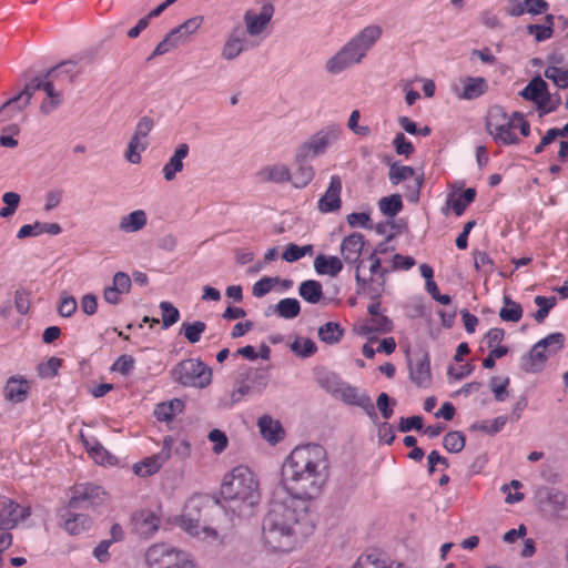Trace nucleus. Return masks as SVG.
<instances>
[{
    "label": "nucleus",
    "mask_w": 568,
    "mask_h": 568,
    "mask_svg": "<svg viewBox=\"0 0 568 568\" xmlns=\"http://www.w3.org/2000/svg\"><path fill=\"white\" fill-rule=\"evenodd\" d=\"M327 469V454L323 446H297L282 468L284 488L290 495L308 501L320 495L328 476Z\"/></svg>",
    "instance_id": "1"
},
{
    "label": "nucleus",
    "mask_w": 568,
    "mask_h": 568,
    "mask_svg": "<svg viewBox=\"0 0 568 568\" xmlns=\"http://www.w3.org/2000/svg\"><path fill=\"white\" fill-rule=\"evenodd\" d=\"M306 511V501L292 495L284 500H273L263 520L265 542L274 550H291L295 536L302 532Z\"/></svg>",
    "instance_id": "2"
},
{
    "label": "nucleus",
    "mask_w": 568,
    "mask_h": 568,
    "mask_svg": "<svg viewBox=\"0 0 568 568\" xmlns=\"http://www.w3.org/2000/svg\"><path fill=\"white\" fill-rule=\"evenodd\" d=\"M221 495L226 503V509L237 516H251L261 499L260 484L248 467L240 465L225 475Z\"/></svg>",
    "instance_id": "3"
},
{
    "label": "nucleus",
    "mask_w": 568,
    "mask_h": 568,
    "mask_svg": "<svg viewBox=\"0 0 568 568\" xmlns=\"http://www.w3.org/2000/svg\"><path fill=\"white\" fill-rule=\"evenodd\" d=\"M382 34L383 29L378 24L365 27L326 61V71L331 74H338L355 64H359Z\"/></svg>",
    "instance_id": "4"
},
{
    "label": "nucleus",
    "mask_w": 568,
    "mask_h": 568,
    "mask_svg": "<svg viewBox=\"0 0 568 568\" xmlns=\"http://www.w3.org/2000/svg\"><path fill=\"white\" fill-rule=\"evenodd\" d=\"M383 250L375 248L367 260L361 261L355 267V281L357 294H364L372 301L379 300L385 292L386 276L389 270L382 266L378 253Z\"/></svg>",
    "instance_id": "5"
},
{
    "label": "nucleus",
    "mask_w": 568,
    "mask_h": 568,
    "mask_svg": "<svg viewBox=\"0 0 568 568\" xmlns=\"http://www.w3.org/2000/svg\"><path fill=\"white\" fill-rule=\"evenodd\" d=\"M145 564L148 568H200L191 555L165 542L148 548Z\"/></svg>",
    "instance_id": "6"
},
{
    "label": "nucleus",
    "mask_w": 568,
    "mask_h": 568,
    "mask_svg": "<svg viewBox=\"0 0 568 568\" xmlns=\"http://www.w3.org/2000/svg\"><path fill=\"white\" fill-rule=\"evenodd\" d=\"M486 129L498 144L511 145L520 142L516 134L514 112L509 115L500 105H494L488 110Z\"/></svg>",
    "instance_id": "7"
},
{
    "label": "nucleus",
    "mask_w": 568,
    "mask_h": 568,
    "mask_svg": "<svg viewBox=\"0 0 568 568\" xmlns=\"http://www.w3.org/2000/svg\"><path fill=\"white\" fill-rule=\"evenodd\" d=\"M174 382L195 388H205L212 382V369L199 358H189L176 364L171 371Z\"/></svg>",
    "instance_id": "8"
},
{
    "label": "nucleus",
    "mask_w": 568,
    "mask_h": 568,
    "mask_svg": "<svg viewBox=\"0 0 568 568\" xmlns=\"http://www.w3.org/2000/svg\"><path fill=\"white\" fill-rule=\"evenodd\" d=\"M339 133L341 128L337 125L322 129L300 145L295 153V160L303 162L307 161L308 158H315L325 153L327 148L337 141Z\"/></svg>",
    "instance_id": "9"
},
{
    "label": "nucleus",
    "mask_w": 568,
    "mask_h": 568,
    "mask_svg": "<svg viewBox=\"0 0 568 568\" xmlns=\"http://www.w3.org/2000/svg\"><path fill=\"white\" fill-rule=\"evenodd\" d=\"M72 67L73 62L64 61L44 73V84H42V90L45 92L48 101H43L40 105V111L43 114H50L61 104L63 95L61 91H57L54 89L53 81L59 71L71 73Z\"/></svg>",
    "instance_id": "10"
},
{
    "label": "nucleus",
    "mask_w": 568,
    "mask_h": 568,
    "mask_svg": "<svg viewBox=\"0 0 568 568\" xmlns=\"http://www.w3.org/2000/svg\"><path fill=\"white\" fill-rule=\"evenodd\" d=\"M153 126L154 121L152 118L148 115L140 118L125 151L126 161L132 164H139L141 162V152L145 151L148 148L146 138Z\"/></svg>",
    "instance_id": "11"
},
{
    "label": "nucleus",
    "mask_w": 568,
    "mask_h": 568,
    "mask_svg": "<svg viewBox=\"0 0 568 568\" xmlns=\"http://www.w3.org/2000/svg\"><path fill=\"white\" fill-rule=\"evenodd\" d=\"M72 491V497L69 500L70 508H93L108 500L105 490L94 484H78Z\"/></svg>",
    "instance_id": "12"
},
{
    "label": "nucleus",
    "mask_w": 568,
    "mask_h": 568,
    "mask_svg": "<svg viewBox=\"0 0 568 568\" xmlns=\"http://www.w3.org/2000/svg\"><path fill=\"white\" fill-rule=\"evenodd\" d=\"M173 437L163 438L162 449L150 457H145L140 463L133 465V471L140 477H148L156 474L160 468L169 460L172 454Z\"/></svg>",
    "instance_id": "13"
},
{
    "label": "nucleus",
    "mask_w": 568,
    "mask_h": 568,
    "mask_svg": "<svg viewBox=\"0 0 568 568\" xmlns=\"http://www.w3.org/2000/svg\"><path fill=\"white\" fill-rule=\"evenodd\" d=\"M274 11V6L271 2L263 3L258 12L246 10L243 16L246 36L257 37L262 34L270 24Z\"/></svg>",
    "instance_id": "14"
},
{
    "label": "nucleus",
    "mask_w": 568,
    "mask_h": 568,
    "mask_svg": "<svg viewBox=\"0 0 568 568\" xmlns=\"http://www.w3.org/2000/svg\"><path fill=\"white\" fill-rule=\"evenodd\" d=\"M31 515L30 507L20 506L8 497H0V530H10Z\"/></svg>",
    "instance_id": "15"
},
{
    "label": "nucleus",
    "mask_w": 568,
    "mask_h": 568,
    "mask_svg": "<svg viewBox=\"0 0 568 568\" xmlns=\"http://www.w3.org/2000/svg\"><path fill=\"white\" fill-rule=\"evenodd\" d=\"M335 398L341 399L346 405L361 407L367 416L376 423L378 417L371 397L367 394L359 392L358 388L345 383Z\"/></svg>",
    "instance_id": "16"
},
{
    "label": "nucleus",
    "mask_w": 568,
    "mask_h": 568,
    "mask_svg": "<svg viewBox=\"0 0 568 568\" xmlns=\"http://www.w3.org/2000/svg\"><path fill=\"white\" fill-rule=\"evenodd\" d=\"M247 47V37L242 26H235L227 33L221 49V58L225 61H233L239 58Z\"/></svg>",
    "instance_id": "17"
},
{
    "label": "nucleus",
    "mask_w": 568,
    "mask_h": 568,
    "mask_svg": "<svg viewBox=\"0 0 568 568\" xmlns=\"http://www.w3.org/2000/svg\"><path fill=\"white\" fill-rule=\"evenodd\" d=\"M342 181L339 176L333 175L324 195L318 200L317 209L322 213L338 211L342 206L341 200Z\"/></svg>",
    "instance_id": "18"
},
{
    "label": "nucleus",
    "mask_w": 568,
    "mask_h": 568,
    "mask_svg": "<svg viewBox=\"0 0 568 568\" xmlns=\"http://www.w3.org/2000/svg\"><path fill=\"white\" fill-rule=\"evenodd\" d=\"M365 245L364 235L361 233H352L344 237L341 243V254L347 264L355 266L362 261L361 255Z\"/></svg>",
    "instance_id": "19"
},
{
    "label": "nucleus",
    "mask_w": 568,
    "mask_h": 568,
    "mask_svg": "<svg viewBox=\"0 0 568 568\" xmlns=\"http://www.w3.org/2000/svg\"><path fill=\"white\" fill-rule=\"evenodd\" d=\"M135 531L144 537L149 538L153 536L160 526V517L151 510H140L133 515L132 518Z\"/></svg>",
    "instance_id": "20"
},
{
    "label": "nucleus",
    "mask_w": 568,
    "mask_h": 568,
    "mask_svg": "<svg viewBox=\"0 0 568 568\" xmlns=\"http://www.w3.org/2000/svg\"><path fill=\"white\" fill-rule=\"evenodd\" d=\"M189 152L190 146L187 143H180L175 148L173 155L169 159L162 169L163 178L165 181H173L176 174L183 170V160L187 158Z\"/></svg>",
    "instance_id": "21"
},
{
    "label": "nucleus",
    "mask_w": 568,
    "mask_h": 568,
    "mask_svg": "<svg viewBox=\"0 0 568 568\" xmlns=\"http://www.w3.org/2000/svg\"><path fill=\"white\" fill-rule=\"evenodd\" d=\"M410 379L418 387H427L430 383V362L425 354L422 357L410 359L409 363Z\"/></svg>",
    "instance_id": "22"
},
{
    "label": "nucleus",
    "mask_w": 568,
    "mask_h": 568,
    "mask_svg": "<svg viewBox=\"0 0 568 568\" xmlns=\"http://www.w3.org/2000/svg\"><path fill=\"white\" fill-rule=\"evenodd\" d=\"M30 389L29 382L21 376H11L4 386V398L11 403H22Z\"/></svg>",
    "instance_id": "23"
},
{
    "label": "nucleus",
    "mask_w": 568,
    "mask_h": 568,
    "mask_svg": "<svg viewBox=\"0 0 568 568\" xmlns=\"http://www.w3.org/2000/svg\"><path fill=\"white\" fill-rule=\"evenodd\" d=\"M257 176L262 182L286 183L291 181L292 172L286 164L275 163L262 168Z\"/></svg>",
    "instance_id": "24"
},
{
    "label": "nucleus",
    "mask_w": 568,
    "mask_h": 568,
    "mask_svg": "<svg viewBox=\"0 0 568 568\" xmlns=\"http://www.w3.org/2000/svg\"><path fill=\"white\" fill-rule=\"evenodd\" d=\"M549 355L540 342L536 343L529 354L523 357V369L529 373L539 372Z\"/></svg>",
    "instance_id": "25"
},
{
    "label": "nucleus",
    "mask_w": 568,
    "mask_h": 568,
    "mask_svg": "<svg viewBox=\"0 0 568 568\" xmlns=\"http://www.w3.org/2000/svg\"><path fill=\"white\" fill-rule=\"evenodd\" d=\"M488 90L487 81L481 77H466L463 80V91L458 98L463 100H474L483 95Z\"/></svg>",
    "instance_id": "26"
},
{
    "label": "nucleus",
    "mask_w": 568,
    "mask_h": 568,
    "mask_svg": "<svg viewBox=\"0 0 568 568\" xmlns=\"http://www.w3.org/2000/svg\"><path fill=\"white\" fill-rule=\"evenodd\" d=\"M62 232V227L58 223H42L36 222L33 224H26L18 231V239H26L28 236H38L43 233L58 235Z\"/></svg>",
    "instance_id": "27"
},
{
    "label": "nucleus",
    "mask_w": 568,
    "mask_h": 568,
    "mask_svg": "<svg viewBox=\"0 0 568 568\" xmlns=\"http://www.w3.org/2000/svg\"><path fill=\"white\" fill-rule=\"evenodd\" d=\"M146 223V213L143 210H135L120 219L119 229L124 233H136L141 231Z\"/></svg>",
    "instance_id": "28"
},
{
    "label": "nucleus",
    "mask_w": 568,
    "mask_h": 568,
    "mask_svg": "<svg viewBox=\"0 0 568 568\" xmlns=\"http://www.w3.org/2000/svg\"><path fill=\"white\" fill-rule=\"evenodd\" d=\"M314 268L317 274L335 277L343 270V262L337 256L320 254L314 260Z\"/></svg>",
    "instance_id": "29"
},
{
    "label": "nucleus",
    "mask_w": 568,
    "mask_h": 568,
    "mask_svg": "<svg viewBox=\"0 0 568 568\" xmlns=\"http://www.w3.org/2000/svg\"><path fill=\"white\" fill-rule=\"evenodd\" d=\"M63 517V527L70 535H80L87 531L92 525V519L84 514H72L67 511Z\"/></svg>",
    "instance_id": "30"
},
{
    "label": "nucleus",
    "mask_w": 568,
    "mask_h": 568,
    "mask_svg": "<svg viewBox=\"0 0 568 568\" xmlns=\"http://www.w3.org/2000/svg\"><path fill=\"white\" fill-rule=\"evenodd\" d=\"M200 500L192 498L189 500L184 514L181 516V527L185 529L189 534L193 536H199L200 534V519L194 517L192 511L199 510Z\"/></svg>",
    "instance_id": "31"
},
{
    "label": "nucleus",
    "mask_w": 568,
    "mask_h": 568,
    "mask_svg": "<svg viewBox=\"0 0 568 568\" xmlns=\"http://www.w3.org/2000/svg\"><path fill=\"white\" fill-rule=\"evenodd\" d=\"M261 435L270 443L276 444L283 436L281 424L270 416H262L258 419Z\"/></svg>",
    "instance_id": "32"
},
{
    "label": "nucleus",
    "mask_w": 568,
    "mask_h": 568,
    "mask_svg": "<svg viewBox=\"0 0 568 568\" xmlns=\"http://www.w3.org/2000/svg\"><path fill=\"white\" fill-rule=\"evenodd\" d=\"M184 409V402L174 398L170 402L160 403L154 409V416L161 422H171L178 414Z\"/></svg>",
    "instance_id": "33"
},
{
    "label": "nucleus",
    "mask_w": 568,
    "mask_h": 568,
    "mask_svg": "<svg viewBox=\"0 0 568 568\" xmlns=\"http://www.w3.org/2000/svg\"><path fill=\"white\" fill-rule=\"evenodd\" d=\"M298 294L304 301L311 304H317L324 298L323 286L315 280L302 282L298 287Z\"/></svg>",
    "instance_id": "34"
},
{
    "label": "nucleus",
    "mask_w": 568,
    "mask_h": 568,
    "mask_svg": "<svg viewBox=\"0 0 568 568\" xmlns=\"http://www.w3.org/2000/svg\"><path fill=\"white\" fill-rule=\"evenodd\" d=\"M203 23V17L195 16L186 21H184L182 24L175 27L172 29V31L176 34L179 41L183 44L189 42L190 38L197 32V30L201 28Z\"/></svg>",
    "instance_id": "35"
},
{
    "label": "nucleus",
    "mask_w": 568,
    "mask_h": 568,
    "mask_svg": "<svg viewBox=\"0 0 568 568\" xmlns=\"http://www.w3.org/2000/svg\"><path fill=\"white\" fill-rule=\"evenodd\" d=\"M268 310H273V312L282 318L292 320L300 315L301 304L296 298L286 297L278 301L277 304L271 306Z\"/></svg>",
    "instance_id": "36"
},
{
    "label": "nucleus",
    "mask_w": 568,
    "mask_h": 568,
    "mask_svg": "<svg viewBox=\"0 0 568 568\" xmlns=\"http://www.w3.org/2000/svg\"><path fill=\"white\" fill-rule=\"evenodd\" d=\"M476 190L467 189L459 195H449L447 199V205L455 212L456 215L460 216L466 207L475 200Z\"/></svg>",
    "instance_id": "37"
},
{
    "label": "nucleus",
    "mask_w": 568,
    "mask_h": 568,
    "mask_svg": "<svg viewBox=\"0 0 568 568\" xmlns=\"http://www.w3.org/2000/svg\"><path fill=\"white\" fill-rule=\"evenodd\" d=\"M547 89L548 84L540 77H536L520 91V95L537 103L547 93Z\"/></svg>",
    "instance_id": "38"
},
{
    "label": "nucleus",
    "mask_w": 568,
    "mask_h": 568,
    "mask_svg": "<svg viewBox=\"0 0 568 568\" xmlns=\"http://www.w3.org/2000/svg\"><path fill=\"white\" fill-rule=\"evenodd\" d=\"M295 163L297 166L290 182H292L295 187L302 189L313 180L314 169L312 165L307 164L306 161L300 162L295 160Z\"/></svg>",
    "instance_id": "39"
},
{
    "label": "nucleus",
    "mask_w": 568,
    "mask_h": 568,
    "mask_svg": "<svg viewBox=\"0 0 568 568\" xmlns=\"http://www.w3.org/2000/svg\"><path fill=\"white\" fill-rule=\"evenodd\" d=\"M85 448L90 456L101 465H112L115 460L114 456L109 454V452L95 439L84 440Z\"/></svg>",
    "instance_id": "40"
},
{
    "label": "nucleus",
    "mask_w": 568,
    "mask_h": 568,
    "mask_svg": "<svg viewBox=\"0 0 568 568\" xmlns=\"http://www.w3.org/2000/svg\"><path fill=\"white\" fill-rule=\"evenodd\" d=\"M344 329L338 323L328 322L318 328V337L326 344H336L343 337Z\"/></svg>",
    "instance_id": "41"
},
{
    "label": "nucleus",
    "mask_w": 568,
    "mask_h": 568,
    "mask_svg": "<svg viewBox=\"0 0 568 568\" xmlns=\"http://www.w3.org/2000/svg\"><path fill=\"white\" fill-rule=\"evenodd\" d=\"M505 306L499 311V316L506 322H519L523 316V307L519 303L504 296Z\"/></svg>",
    "instance_id": "42"
},
{
    "label": "nucleus",
    "mask_w": 568,
    "mask_h": 568,
    "mask_svg": "<svg viewBox=\"0 0 568 568\" xmlns=\"http://www.w3.org/2000/svg\"><path fill=\"white\" fill-rule=\"evenodd\" d=\"M318 384L326 389L332 396H336L342 386L345 384L335 373L326 372L317 377Z\"/></svg>",
    "instance_id": "43"
},
{
    "label": "nucleus",
    "mask_w": 568,
    "mask_h": 568,
    "mask_svg": "<svg viewBox=\"0 0 568 568\" xmlns=\"http://www.w3.org/2000/svg\"><path fill=\"white\" fill-rule=\"evenodd\" d=\"M552 24H554V17L548 14L545 19V23L542 24H529L527 27V31L529 34L534 36L535 39L540 42L545 41L552 36Z\"/></svg>",
    "instance_id": "44"
},
{
    "label": "nucleus",
    "mask_w": 568,
    "mask_h": 568,
    "mask_svg": "<svg viewBox=\"0 0 568 568\" xmlns=\"http://www.w3.org/2000/svg\"><path fill=\"white\" fill-rule=\"evenodd\" d=\"M42 84H44V74L31 79L27 82L24 89L16 95V100H23L22 106L29 105L36 91L42 90Z\"/></svg>",
    "instance_id": "45"
},
{
    "label": "nucleus",
    "mask_w": 568,
    "mask_h": 568,
    "mask_svg": "<svg viewBox=\"0 0 568 568\" xmlns=\"http://www.w3.org/2000/svg\"><path fill=\"white\" fill-rule=\"evenodd\" d=\"M379 210L387 216H395L403 209L402 197L398 194L384 196L378 202Z\"/></svg>",
    "instance_id": "46"
},
{
    "label": "nucleus",
    "mask_w": 568,
    "mask_h": 568,
    "mask_svg": "<svg viewBox=\"0 0 568 568\" xmlns=\"http://www.w3.org/2000/svg\"><path fill=\"white\" fill-rule=\"evenodd\" d=\"M352 568H392V566L377 554H366L358 557Z\"/></svg>",
    "instance_id": "47"
},
{
    "label": "nucleus",
    "mask_w": 568,
    "mask_h": 568,
    "mask_svg": "<svg viewBox=\"0 0 568 568\" xmlns=\"http://www.w3.org/2000/svg\"><path fill=\"white\" fill-rule=\"evenodd\" d=\"M393 329V322L386 315L372 317L363 327L365 333H388Z\"/></svg>",
    "instance_id": "48"
},
{
    "label": "nucleus",
    "mask_w": 568,
    "mask_h": 568,
    "mask_svg": "<svg viewBox=\"0 0 568 568\" xmlns=\"http://www.w3.org/2000/svg\"><path fill=\"white\" fill-rule=\"evenodd\" d=\"M180 45H182V43L179 41L176 34L171 30L165 36V38L160 43H158L153 53L149 57V60H151L158 55H163V54L179 48Z\"/></svg>",
    "instance_id": "49"
},
{
    "label": "nucleus",
    "mask_w": 568,
    "mask_h": 568,
    "mask_svg": "<svg viewBox=\"0 0 568 568\" xmlns=\"http://www.w3.org/2000/svg\"><path fill=\"white\" fill-rule=\"evenodd\" d=\"M180 45H182V43L179 41L176 34L171 30L165 36V38L160 43H158L153 53L149 57V60H151L158 55H163V54L179 48Z\"/></svg>",
    "instance_id": "50"
},
{
    "label": "nucleus",
    "mask_w": 568,
    "mask_h": 568,
    "mask_svg": "<svg viewBox=\"0 0 568 568\" xmlns=\"http://www.w3.org/2000/svg\"><path fill=\"white\" fill-rule=\"evenodd\" d=\"M544 75L551 80L560 89L568 88V69H561L557 65H548Z\"/></svg>",
    "instance_id": "51"
},
{
    "label": "nucleus",
    "mask_w": 568,
    "mask_h": 568,
    "mask_svg": "<svg viewBox=\"0 0 568 568\" xmlns=\"http://www.w3.org/2000/svg\"><path fill=\"white\" fill-rule=\"evenodd\" d=\"M506 423H507V417L506 416H498V417H496L493 420L476 422L471 426V428L476 429V430H480V432L487 433L489 435H494V434L500 432L504 428V426L506 425Z\"/></svg>",
    "instance_id": "52"
},
{
    "label": "nucleus",
    "mask_w": 568,
    "mask_h": 568,
    "mask_svg": "<svg viewBox=\"0 0 568 568\" xmlns=\"http://www.w3.org/2000/svg\"><path fill=\"white\" fill-rule=\"evenodd\" d=\"M23 100H16V95L4 102L0 108V123L13 119L26 106H22Z\"/></svg>",
    "instance_id": "53"
},
{
    "label": "nucleus",
    "mask_w": 568,
    "mask_h": 568,
    "mask_svg": "<svg viewBox=\"0 0 568 568\" xmlns=\"http://www.w3.org/2000/svg\"><path fill=\"white\" fill-rule=\"evenodd\" d=\"M182 329L184 337L191 343L195 344L201 339V335L206 329V324L201 321H195L193 323H183Z\"/></svg>",
    "instance_id": "54"
},
{
    "label": "nucleus",
    "mask_w": 568,
    "mask_h": 568,
    "mask_svg": "<svg viewBox=\"0 0 568 568\" xmlns=\"http://www.w3.org/2000/svg\"><path fill=\"white\" fill-rule=\"evenodd\" d=\"M443 445L449 453H459L465 447V436L458 430L449 432L444 436Z\"/></svg>",
    "instance_id": "55"
},
{
    "label": "nucleus",
    "mask_w": 568,
    "mask_h": 568,
    "mask_svg": "<svg viewBox=\"0 0 568 568\" xmlns=\"http://www.w3.org/2000/svg\"><path fill=\"white\" fill-rule=\"evenodd\" d=\"M313 253V245H304L298 246L296 244H288L286 250L284 251L282 257L290 263L296 262L304 257L305 255H311Z\"/></svg>",
    "instance_id": "56"
},
{
    "label": "nucleus",
    "mask_w": 568,
    "mask_h": 568,
    "mask_svg": "<svg viewBox=\"0 0 568 568\" xmlns=\"http://www.w3.org/2000/svg\"><path fill=\"white\" fill-rule=\"evenodd\" d=\"M316 349V344L311 338L298 337L291 344V351L301 357L312 356Z\"/></svg>",
    "instance_id": "57"
},
{
    "label": "nucleus",
    "mask_w": 568,
    "mask_h": 568,
    "mask_svg": "<svg viewBox=\"0 0 568 568\" xmlns=\"http://www.w3.org/2000/svg\"><path fill=\"white\" fill-rule=\"evenodd\" d=\"M534 302L539 307V310L534 314V317L538 323H542L548 316L549 311L556 305V297L538 295L535 297Z\"/></svg>",
    "instance_id": "58"
},
{
    "label": "nucleus",
    "mask_w": 568,
    "mask_h": 568,
    "mask_svg": "<svg viewBox=\"0 0 568 568\" xmlns=\"http://www.w3.org/2000/svg\"><path fill=\"white\" fill-rule=\"evenodd\" d=\"M414 174H415V171L412 166L399 165L397 163H394L389 168L388 176H389V181L393 184H398L402 181L413 178Z\"/></svg>",
    "instance_id": "59"
},
{
    "label": "nucleus",
    "mask_w": 568,
    "mask_h": 568,
    "mask_svg": "<svg viewBox=\"0 0 568 568\" xmlns=\"http://www.w3.org/2000/svg\"><path fill=\"white\" fill-rule=\"evenodd\" d=\"M160 310L162 312L163 328H169L180 320V312L172 303L161 302Z\"/></svg>",
    "instance_id": "60"
},
{
    "label": "nucleus",
    "mask_w": 568,
    "mask_h": 568,
    "mask_svg": "<svg viewBox=\"0 0 568 568\" xmlns=\"http://www.w3.org/2000/svg\"><path fill=\"white\" fill-rule=\"evenodd\" d=\"M266 386L264 381H260L257 383V387L251 386L245 382H241L232 392L231 400L232 403H239L244 396L252 394L254 390L261 392Z\"/></svg>",
    "instance_id": "61"
},
{
    "label": "nucleus",
    "mask_w": 568,
    "mask_h": 568,
    "mask_svg": "<svg viewBox=\"0 0 568 568\" xmlns=\"http://www.w3.org/2000/svg\"><path fill=\"white\" fill-rule=\"evenodd\" d=\"M280 283V277L265 276L258 280L252 287V294L255 297H263L272 291V288Z\"/></svg>",
    "instance_id": "62"
},
{
    "label": "nucleus",
    "mask_w": 568,
    "mask_h": 568,
    "mask_svg": "<svg viewBox=\"0 0 568 568\" xmlns=\"http://www.w3.org/2000/svg\"><path fill=\"white\" fill-rule=\"evenodd\" d=\"M560 102L561 100L559 95L551 97L547 91V93L540 98L539 102L536 103L539 115L542 116L554 112L559 106Z\"/></svg>",
    "instance_id": "63"
},
{
    "label": "nucleus",
    "mask_w": 568,
    "mask_h": 568,
    "mask_svg": "<svg viewBox=\"0 0 568 568\" xmlns=\"http://www.w3.org/2000/svg\"><path fill=\"white\" fill-rule=\"evenodd\" d=\"M539 342L548 354H556L564 347L565 336L561 333H552Z\"/></svg>",
    "instance_id": "64"
}]
</instances>
